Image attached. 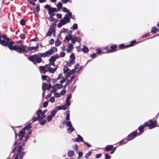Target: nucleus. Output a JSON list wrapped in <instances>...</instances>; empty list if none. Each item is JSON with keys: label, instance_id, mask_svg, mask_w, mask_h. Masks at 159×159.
<instances>
[{"label": "nucleus", "instance_id": "f704fd0d", "mask_svg": "<svg viewBox=\"0 0 159 159\" xmlns=\"http://www.w3.org/2000/svg\"><path fill=\"white\" fill-rule=\"evenodd\" d=\"M66 118L67 120H69L70 119V114L69 113V111H66Z\"/></svg>", "mask_w": 159, "mask_h": 159}, {"label": "nucleus", "instance_id": "09e8293b", "mask_svg": "<svg viewBox=\"0 0 159 159\" xmlns=\"http://www.w3.org/2000/svg\"><path fill=\"white\" fill-rule=\"evenodd\" d=\"M144 127H145V126H141L139 127V130L140 132L141 131L142 132H143V131H142V130H143V129L144 128Z\"/></svg>", "mask_w": 159, "mask_h": 159}, {"label": "nucleus", "instance_id": "c85d7f7f", "mask_svg": "<svg viewBox=\"0 0 159 159\" xmlns=\"http://www.w3.org/2000/svg\"><path fill=\"white\" fill-rule=\"evenodd\" d=\"M69 106L70 105H66V102L65 104V105L61 106V109L63 110H66L67 109V108H68Z\"/></svg>", "mask_w": 159, "mask_h": 159}, {"label": "nucleus", "instance_id": "603ef678", "mask_svg": "<svg viewBox=\"0 0 159 159\" xmlns=\"http://www.w3.org/2000/svg\"><path fill=\"white\" fill-rule=\"evenodd\" d=\"M48 19L50 21H52L54 20V18L51 16H50Z\"/></svg>", "mask_w": 159, "mask_h": 159}, {"label": "nucleus", "instance_id": "8fccbe9b", "mask_svg": "<svg viewBox=\"0 0 159 159\" xmlns=\"http://www.w3.org/2000/svg\"><path fill=\"white\" fill-rule=\"evenodd\" d=\"M91 153V152H89V153L86 154L85 155V157L87 158H88L90 156Z\"/></svg>", "mask_w": 159, "mask_h": 159}, {"label": "nucleus", "instance_id": "f3484780", "mask_svg": "<svg viewBox=\"0 0 159 159\" xmlns=\"http://www.w3.org/2000/svg\"><path fill=\"white\" fill-rule=\"evenodd\" d=\"M42 89L44 90L47 89H49L50 88L48 86V84L46 83H44L42 85Z\"/></svg>", "mask_w": 159, "mask_h": 159}, {"label": "nucleus", "instance_id": "c03bdc74", "mask_svg": "<svg viewBox=\"0 0 159 159\" xmlns=\"http://www.w3.org/2000/svg\"><path fill=\"white\" fill-rule=\"evenodd\" d=\"M62 9L63 11L65 12H68L69 11V10L65 7H63Z\"/></svg>", "mask_w": 159, "mask_h": 159}, {"label": "nucleus", "instance_id": "4d7b16f0", "mask_svg": "<svg viewBox=\"0 0 159 159\" xmlns=\"http://www.w3.org/2000/svg\"><path fill=\"white\" fill-rule=\"evenodd\" d=\"M53 89L51 90V93H54L57 91V89H56L53 86L52 87Z\"/></svg>", "mask_w": 159, "mask_h": 159}, {"label": "nucleus", "instance_id": "cd10ccee", "mask_svg": "<svg viewBox=\"0 0 159 159\" xmlns=\"http://www.w3.org/2000/svg\"><path fill=\"white\" fill-rule=\"evenodd\" d=\"M31 128V123L29 124L27 126L24 127L23 129L24 130L26 129L27 130H29Z\"/></svg>", "mask_w": 159, "mask_h": 159}, {"label": "nucleus", "instance_id": "13d9d810", "mask_svg": "<svg viewBox=\"0 0 159 159\" xmlns=\"http://www.w3.org/2000/svg\"><path fill=\"white\" fill-rule=\"evenodd\" d=\"M75 75H73L71 77L70 80V83L73 80V79H74L75 78Z\"/></svg>", "mask_w": 159, "mask_h": 159}, {"label": "nucleus", "instance_id": "49530a36", "mask_svg": "<svg viewBox=\"0 0 159 159\" xmlns=\"http://www.w3.org/2000/svg\"><path fill=\"white\" fill-rule=\"evenodd\" d=\"M78 27L77 25L76 24H74L72 26L73 29L74 30H76Z\"/></svg>", "mask_w": 159, "mask_h": 159}, {"label": "nucleus", "instance_id": "ddd939ff", "mask_svg": "<svg viewBox=\"0 0 159 159\" xmlns=\"http://www.w3.org/2000/svg\"><path fill=\"white\" fill-rule=\"evenodd\" d=\"M117 46L115 45H112L111 47V49L109 50L106 52L107 53L112 52L115 51V49L116 48Z\"/></svg>", "mask_w": 159, "mask_h": 159}, {"label": "nucleus", "instance_id": "0e129e2a", "mask_svg": "<svg viewBox=\"0 0 159 159\" xmlns=\"http://www.w3.org/2000/svg\"><path fill=\"white\" fill-rule=\"evenodd\" d=\"M48 105V102H45L43 104V107H47Z\"/></svg>", "mask_w": 159, "mask_h": 159}, {"label": "nucleus", "instance_id": "423d86ee", "mask_svg": "<svg viewBox=\"0 0 159 159\" xmlns=\"http://www.w3.org/2000/svg\"><path fill=\"white\" fill-rule=\"evenodd\" d=\"M59 56L57 54H55L54 56H52L49 59L50 64L51 65L54 66L55 64L54 62L56 61L57 59L59 58Z\"/></svg>", "mask_w": 159, "mask_h": 159}, {"label": "nucleus", "instance_id": "e433bc0d", "mask_svg": "<svg viewBox=\"0 0 159 159\" xmlns=\"http://www.w3.org/2000/svg\"><path fill=\"white\" fill-rule=\"evenodd\" d=\"M57 6V7L59 8L58 10H59L62 7V5L61 2H59Z\"/></svg>", "mask_w": 159, "mask_h": 159}, {"label": "nucleus", "instance_id": "338daca9", "mask_svg": "<svg viewBox=\"0 0 159 159\" xmlns=\"http://www.w3.org/2000/svg\"><path fill=\"white\" fill-rule=\"evenodd\" d=\"M57 16L58 18H61L62 17V15L61 14H57Z\"/></svg>", "mask_w": 159, "mask_h": 159}, {"label": "nucleus", "instance_id": "4be33fe9", "mask_svg": "<svg viewBox=\"0 0 159 159\" xmlns=\"http://www.w3.org/2000/svg\"><path fill=\"white\" fill-rule=\"evenodd\" d=\"M46 110H45L43 111L41 110H39L38 111H37L38 112H39V114L42 116H44V118L45 117V116L44 115V114L46 112Z\"/></svg>", "mask_w": 159, "mask_h": 159}, {"label": "nucleus", "instance_id": "a19ab883", "mask_svg": "<svg viewBox=\"0 0 159 159\" xmlns=\"http://www.w3.org/2000/svg\"><path fill=\"white\" fill-rule=\"evenodd\" d=\"M65 52H61L59 54V56L60 57H63L65 56Z\"/></svg>", "mask_w": 159, "mask_h": 159}, {"label": "nucleus", "instance_id": "37998d69", "mask_svg": "<svg viewBox=\"0 0 159 159\" xmlns=\"http://www.w3.org/2000/svg\"><path fill=\"white\" fill-rule=\"evenodd\" d=\"M55 100V98L53 97H51L49 99V100L51 103L53 102H54Z\"/></svg>", "mask_w": 159, "mask_h": 159}, {"label": "nucleus", "instance_id": "a18cd8bd", "mask_svg": "<svg viewBox=\"0 0 159 159\" xmlns=\"http://www.w3.org/2000/svg\"><path fill=\"white\" fill-rule=\"evenodd\" d=\"M20 39H24L25 38V36L24 34H22L20 35Z\"/></svg>", "mask_w": 159, "mask_h": 159}, {"label": "nucleus", "instance_id": "aec40b11", "mask_svg": "<svg viewBox=\"0 0 159 159\" xmlns=\"http://www.w3.org/2000/svg\"><path fill=\"white\" fill-rule=\"evenodd\" d=\"M71 98V95H68L67 98L66 99V105H70V99Z\"/></svg>", "mask_w": 159, "mask_h": 159}, {"label": "nucleus", "instance_id": "5fc2aeb1", "mask_svg": "<svg viewBox=\"0 0 159 159\" xmlns=\"http://www.w3.org/2000/svg\"><path fill=\"white\" fill-rule=\"evenodd\" d=\"M66 92V91L65 90H63L61 92L60 94L61 95H63L65 94Z\"/></svg>", "mask_w": 159, "mask_h": 159}, {"label": "nucleus", "instance_id": "2eb2a0df", "mask_svg": "<svg viewBox=\"0 0 159 159\" xmlns=\"http://www.w3.org/2000/svg\"><path fill=\"white\" fill-rule=\"evenodd\" d=\"M47 66H40L39 67V69L41 71V72L42 73H43L44 74L45 73L46 71H47V69H48L47 68Z\"/></svg>", "mask_w": 159, "mask_h": 159}, {"label": "nucleus", "instance_id": "680f3d73", "mask_svg": "<svg viewBox=\"0 0 159 159\" xmlns=\"http://www.w3.org/2000/svg\"><path fill=\"white\" fill-rule=\"evenodd\" d=\"M105 157L106 159H110V157L108 154H105Z\"/></svg>", "mask_w": 159, "mask_h": 159}, {"label": "nucleus", "instance_id": "c756f323", "mask_svg": "<svg viewBox=\"0 0 159 159\" xmlns=\"http://www.w3.org/2000/svg\"><path fill=\"white\" fill-rule=\"evenodd\" d=\"M82 50L84 52H89L88 48L86 47L83 46V48H82Z\"/></svg>", "mask_w": 159, "mask_h": 159}, {"label": "nucleus", "instance_id": "7c9ffc66", "mask_svg": "<svg viewBox=\"0 0 159 159\" xmlns=\"http://www.w3.org/2000/svg\"><path fill=\"white\" fill-rule=\"evenodd\" d=\"M75 63V62L73 61H70V62L67 61L66 62V65L69 66H71L72 65H73Z\"/></svg>", "mask_w": 159, "mask_h": 159}, {"label": "nucleus", "instance_id": "69168bd1", "mask_svg": "<svg viewBox=\"0 0 159 159\" xmlns=\"http://www.w3.org/2000/svg\"><path fill=\"white\" fill-rule=\"evenodd\" d=\"M65 81V79L64 78H62L61 80L60 81V82L61 84L63 83Z\"/></svg>", "mask_w": 159, "mask_h": 159}, {"label": "nucleus", "instance_id": "2f4dec72", "mask_svg": "<svg viewBox=\"0 0 159 159\" xmlns=\"http://www.w3.org/2000/svg\"><path fill=\"white\" fill-rule=\"evenodd\" d=\"M61 43V42L60 41L59 39H57L55 42V45L56 46H59Z\"/></svg>", "mask_w": 159, "mask_h": 159}, {"label": "nucleus", "instance_id": "e2e57ef3", "mask_svg": "<svg viewBox=\"0 0 159 159\" xmlns=\"http://www.w3.org/2000/svg\"><path fill=\"white\" fill-rule=\"evenodd\" d=\"M47 82H49L50 81V78L48 76H47V77L46 78V79L45 80Z\"/></svg>", "mask_w": 159, "mask_h": 159}, {"label": "nucleus", "instance_id": "ea45409f", "mask_svg": "<svg viewBox=\"0 0 159 159\" xmlns=\"http://www.w3.org/2000/svg\"><path fill=\"white\" fill-rule=\"evenodd\" d=\"M22 149V147H21V146H19L18 149V150H17V155H19L20 154V152L21 151V150Z\"/></svg>", "mask_w": 159, "mask_h": 159}, {"label": "nucleus", "instance_id": "c9c22d12", "mask_svg": "<svg viewBox=\"0 0 159 159\" xmlns=\"http://www.w3.org/2000/svg\"><path fill=\"white\" fill-rule=\"evenodd\" d=\"M38 46H37L36 47H31L28 48V50H32L33 49H34L35 50H36L37 49H38Z\"/></svg>", "mask_w": 159, "mask_h": 159}, {"label": "nucleus", "instance_id": "72a5a7b5", "mask_svg": "<svg viewBox=\"0 0 159 159\" xmlns=\"http://www.w3.org/2000/svg\"><path fill=\"white\" fill-rule=\"evenodd\" d=\"M69 127V128L67 129V132L68 133H70L74 130V129L72 126Z\"/></svg>", "mask_w": 159, "mask_h": 159}, {"label": "nucleus", "instance_id": "0eeeda50", "mask_svg": "<svg viewBox=\"0 0 159 159\" xmlns=\"http://www.w3.org/2000/svg\"><path fill=\"white\" fill-rule=\"evenodd\" d=\"M69 21L68 19L66 17H64L62 19L60 20V22H59L57 24V26L58 27H61L62 25H65L66 23H68Z\"/></svg>", "mask_w": 159, "mask_h": 159}, {"label": "nucleus", "instance_id": "a211bd4d", "mask_svg": "<svg viewBox=\"0 0 159 159\" xmlns=\"http://www.w3.org/2000/svg\"><path fill=\"white\" fill-rule=\"evenodd\" d=\"M47 66V68L48 69H47V71H50L51 72H52L55 71L56 70V69H53L50 67V66L49 65H48L46 66Z\"/></svg>", "mask_w": 159, "mask_h": 159}, {"label": "nucleus", "instance_id": "b1692460", "mask_svg": "<svg viewBox=\"0 0 159 159\" xmlns=\"http://www.w3.org/2000/svg\"><path fill=\"white\" fill-rule=\"evenodd\" d=\"M72 36L70 35H67L65 39V42H68L69 41L71 40V39Z\"/></svg>", "mask_w": 159, "mask_h": 159}, {"label": "nucleus", "instance_id": "774afa93", "mask_svg": "<svg viewBox=\"0 0 159 159\" xmlns=\"http://www.w3.org/2000/svg\"><path fill=\"white\" fill-rule=\"evenodd\" d=\"M62 76V75L61 74H60L58 76V77L57 79L59 80L61 79Z\"/></svg>", "mask_w": 159, "mask_h": 159}, {"label": "nucleus", "instance_id": "bf43d9fd", "mask_svg": "<svg viewBox=\"0 0 159 159\" xmlns=\"http://www.w3.org/2000/svg\"><path fill=\"white\" fill-rule=\"evenodd\" d=\"M46 121L45 120H43L40 122V124L41 125H43L46 123Z\"/></svg>", "mask_w": 159, "mask_h": 159}, {"label": "nucleus", "instance_id": "4468645a", "mask_svg": "<svg viewBox=\"0 0 159 159\" xmlns=\"http://www.w3.org/2000/svg\"><path fill=\"white\" fill-rule=\"evenodd\" d=\"M73 48V45L69 43L68 44V48L67 49V51L68 52H71Z\"/></svg>", "mask_w": 159, "mask_h": 159}, {"label": "nucleus", "instance_id": "6e6552de", "mask_svg": "<svg viewBox=\"0 0 159 159\" xmlns=\"http://www.w3.org/2000/svg\"><path fill=\"white\" fill-rule=\"evenodd\" d=\"M135 43V41H133L131 42V43L130 44L127 45L126 46H125L124 44H122L119 45V48H123L126 47H130L133 45V44Z\"/></svg>", "mask_w": 159, "mask_h": 159}, {"label": "nucleus", "instance_id": "39448f33", "mask_svg": "<svg viewBox=\"0 0 159 159\" xmlns=\"http://www.w3.org/2000/svg\"><path fill=\"white\" fill-rule=\"evenodd\" d=\"M150 124H148V122L145 123L144 124V126L146 127L148 126L149 129H150L153 128L156 126V121H152V120H150Z\"/></svg>", "mask_w": 159, "mask_h": 159}, {"label": "nucleus", "instance_id": "7ed1b4c3", "mask_svg": "<svg viewBox=\"0 0 159 159\" xmlns=\"http://www.w3.org/2000/svg\"><path fill=\"white\" fill-rule=\"evenodd\" d=\"M63 71L64 73L66 74V76L65 78L67 79L69 77L71 74H73L75 73L76 71L75 70H69L67 66H64L63 67Z\"/></svg>", "mask_w": 159, "mask_h": 159}, {"label": "nucleus", "instance_id": "9d476101", "mask_svg": "<svg viewBox=\"0 0 159 159\" xmlns=\"http://www.w3.org/2000/svg\"><path fill=\"white\" fill-rule=\"evenodd\" d=\"M137 134V132H133L129 135L128 137V139L129 140L132 139L136 136Z\"/></svg>", "mask_w": 159, "mask_h": 159}, {"label": "nucleus", "instance_id": "20e7f679", "mask_svg": "<svg viewBox=\"0 0 159 159\" xmlns=\"http://www.w3.org/2000/svg\"><path fill=\"white\" fill-rule=\"evenodd\" d=\"M44 7L48 10L49 14L52 16H54L55 14L54 12L57 11V10L56 8L52 7L48 5L45 6Z\"/></svg>", "mask_w": 159, "mask_h": 159}, {"label": "nucleus", "instance_id": "3c124183", "mask_svg": "<svg viewBox=\"0 0 159 159\" xmlns=\"http://www.w3.org/2000/svg\"><path fill=\"white\" fill-rule=\"evenodd\" d=\"M61 106H58L56 108L55 110H56L57 111L58 110H61Z\"/></svg>", "mask_w": 159, "mask_h": 159}, {"label": "nucleus", "instance_id": "a878e982", "mask_svg": "<svg viewBox=\"0 0 159 159\" xmlns=\"http://www.w3.org/2000/svg\"><path fill=\"white\" fill-rule=\"evenodd\" d=\"M71 16H72L71 13L69 11L65 15V16L64 17H66V18H67V19H68L69 20V19L71 18Z\"/></svg>", "mask_w": 159, "mask_h": 159}, {"label": "nucleus", "instance_id": "9b49d317", "mask_svg": "<svg viewBox=\"0 0 159 159\" xmlns=\"http://www.w3.org/2000/svg\"><path fill=\"white\" fill-rule=\"evenodd\" d=\"M81 40V38L80 37L76 38L75 37H71V42L72 43H75L76 41L78 42H80Z\"/></svg>", "mask_w": 159, "mask_h": 159}, {"label": "nucleus", "instance_id": "052dcab7", "mask_svg": "<svg viewBox=\"0 0 159 159\" xmlns=\"http://www.w3.org/2000/svg\"><path fill=\"white\" fill-rule=\"evenodd\" d=\"M54 96L56 98H59L60 97V94L58 93H55Z\"/></svg>", "mask_w": 159, "mask_h": 159}, {"label": "nucleus", "instance_id": "dca6fc26", "mask_svg": "<svg viewBox=\"0 0 159 159\" xmlns=\"http://www.w3.org/2000/svg\"><path fill=\"white\" fill-rule=\"evenodd\" d=\"M50 52H51V54L56 52L57 51V48L56 47H52L49 50Z\"/></svg>", "mask_w": 159, "mask_h": 159}, {"label": "nucleus", "instance_id": "5701e85b", "mask_svg": "<svg viewBox=\"0 0 159 159\" xmlns=\"http://www.w3.org/2000/svg\"><path fill=\"white\" fill-rule=\"evenodd\" d=\"M63 85L61 84H57L53 86L56 89H61L63 87Z\"/></svg>", "mask_w": 159, "mask_h": 159}, {"label": "nucleus", "instance_id": "393cba45", "mask_svg": "<svg viewBox=\"0 0 159 159\" xmlns=\"http://www.w3.org/2000/svg\"><path fill=\"white\" fill-rule=\"evenodd\" d=\"M78 138L75 139V141H76L83 142V138L79 135H78Z\"/></svg>", "mask_w": 159, "mask_h": 159}, {"label": "nucleus", "instance_id": "473e14b6", "mask_svg": "<svg viewBox=\"0 0 159 159\" xmlns=\"http://www.w3.org/2000/svg\"><path fill=\"white\" fill-rule=\"evenodd\" d=\"M112 148V146L111 145H108L106 146L105 148V150L107 151H108L111 149Z\"/></svg>", "mask_w": 159, "mask_h": 159}, {"label": "nucleus", "instance_id": "de8ad7c7", "mask_svg": "<svg viewBox=\"0 0 159 159\" xmlns=\"http://www.w3.org/2000/svg\"><path fill=\"white\" fill-rule=\"evenodd\" d=\"M57 112V111L55 110L52 111L51 112V115L52 116H54Z\"/></svg>", "mask_w": 159, "mask_h": 159}, {"label": "nucleus", "instance_id": "f03ea898", "mask_svg": "<svg viewBox=\"0 0 159 159\" xmlns=\"http://www.w3.org/2000/svg\"><path fill=\"white\" fill-rule=\"evenodd\" d=\"M42 53H39L38 55H35L33 56L29 57H28V59L30 61L33 62L34 63H35L34 61L36 60L38 63H40L41 61V57H42Z\"/></svg>", "mask_w": 159, "mask_h": 159}, {"label": "nucleus", "instance_id": "79ce46f5", "mask_svg": "<svg viewBox=\"0 0 159 159\" xmlns=\"http://www.w3.org/2000/svg\"><path fill=\"white\" fill-rule=\"evenodd\" d=\"M66 125L68 127H70L72 126V125L71 124V122L70 121H68L67 122Z\"/></svg>", "mask_w": 159, "mask_h": 159}, {"label": "nucleus", "instance_id": "f8f14e48", "mask_svg": "<svg viewBox=\"0 0 159 159\" xmlns=\"http://www.w3.org/2000/svg\"><path fill=\"white\" fill-rule=\"evenodd\" d=\"M51 55V52H50L48 50L46 51L45 53H42V54H40V55H42V57H49Z\"/></svg>", "mask_w": 159, "mask_h": 159}, {"label": "nucleus", "instance_id": "f257e3e1", "mask_svg": "<svg viewBox=\"0 0 159 159\" xmlns=\"http://www.w3.org/2000/svg\"><path fill=\"white\" fill-rule=\"evenodd\" d=\"M3 40L1 42V44L4 46H8L9 48L11 50H16L17 52H26L27 50L25 46L22 45L20 41L16 42V43L19 44L21 46L20 47L16 45H14V43L12 41H10L8 38H7L5 35L2 36Z\"/></svg>", "mask_w": 159, "mask_h": 159}, {"label": "nucleus", "instance_id": "864d4df0", "mask_svg": "<svg viewBox=\"0 0 159 159\" xmlns=\"http://www.w3.org/2000/svg\"><path fill=\"white\" fill-rule=\"evenodd\" d=\"M20 23L21 25H24L25 24V21L23 19H22L20 20Z\"/></svg>", "mask_w": 159, "mask_h": 159}, {"label": "nucleus", "instance_id": "1a4fd4ad", "mask_svg": "<svg viewBox=\"0 0 159 159\" xmlns=\"http://www.w3.org/2000/svg\"><path fill=\"white\" fill-rule=\"evenodd\" d=\"M36 113H37V115L38 116L36 117H33V121H35L38 119L41 120L44 118V116H41V115L39 114V112L37 111Z\"/></svg>", "mask_w": 159, "mask_h": 159}, {"label": "nucleus", "instance_id": "58836bf2", "mask_svg": "<svg viewBox=\"0 0 159 159\" xmlns=\"http://www.w3.org/2000/svg\"><path fill=\"white\" fill-rule=\"evenodd\" d=\"M70 59L72 60L71 61H73V60H74L75 59V56L73 53H72L71 54V55L70 56Z\"/></svg>", "mask_w": 159, "mask_h": 159}, {"label": "nucleus", "instance_id": "412c9836", "mask_svg": "<svg viewBox=\"0 0 159 159\" xmlns=\"http://www.w3.org/2000/svg\"><path fill=\"white\" fill-rule=\"evenodd\" d=\"M52 34H54V32L53 30L52 29H49L48 32L47 33V36H51Z\"/></svg>", "mask_w": 159, "mask_h": 159}, {"label": "nucleus", "instance_id": "4c0bfd02", "mask_svg": "<svg viewBox=\"0 0 159 159\" xmlns=\"http://www.w3.org/2000/svg\"><path fill=\"white\" fill-rule=\"evenodd\" d=\"M157 31V29L156 27H153L151 30V32L152 33H156Z\"/></svg>", "mask_w": 159, "mask_h": 159}, {"label": "nucleus", "instance_id": "bb28decb", "mask_svg": "<svg viewBox=\"0 0 159 159\" xmlns=\"http://www.w3.org/2000/svg\"><path fill=\"white\" fill-rule=\"evenodd\" d=\"M67 154L69 157H71L74 155V152L73 151L70 150L68 151Z\"/></svg>", "mask_w": 159, "mask_h": 159}, {"label": "nucleus", "instance_id": "6ab92c4d", "mask_svg": "<svg viewBox=\"0 0 159 159\" xmlns=\"http://www.w3.org/2000/svg\"><path fill=\"white\" fill-rule=\"evenodd\" d=\"M25 134V132L24 130L23 129V130H21L20 133V134L19 135V136L20 137V140L22 139L24 135Z\"/></svg>", "mask_w": 159, "mask_h": 159}, {"label": "nucleus", "instance_id": "6e6d98bb", "mask_svg": "<svg viewBox=\"0 0 159 159\" xmlns=\"http://www.w3.org/2000/svg\"><path fill=\"white\" fill-rule=\"evenodd\" d=\"M53 116L51 115L49 116L47 118V120L48 121H49L52 120V118Z\"/></svg>", "mask_w": 159, "mask_h": 159}]
</instances>
